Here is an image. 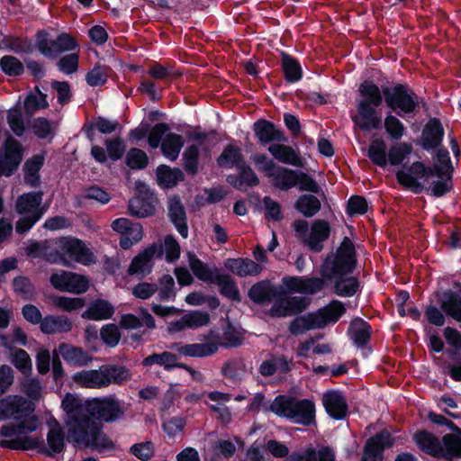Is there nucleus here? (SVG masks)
Masks as SVG:
<instances>
[{"label":"nucleus","mask_w":461,"mask_h":461,"mask_svg":"<svg viewBox=\"0 0 461 461\" xmlns=\"http://www.w3.org/2000/svg\"><path fill=\"white\" fill-rule=\"evenodd\" d=\"M67 440L77 447H86L98 453L114 449V443L104 433L103 424L86 412L71 420H66Z\"/></svg>","instance_id":"obj_1"},{"label":"nucleus","mask_w":461,"mask_h":461,"mask_svg":"<svg viewBox=\"0 0 461 461\" xmlns=\"http://www.w3.org/2000/svg\"><path fill=\"white\" fill-rule=\"evenodd\" d=\"M357 266L354 242L345 236L335 252L329 253L321 265V276L328 281L353 274Z\"/></svg>","instance_id":"obj_2"},{"label":"nucleus","mask_w":461,"mask_h":461,"mask_svg":"<svg viewBox=\"0 0 461 461\" xmlns=\"http://www.w3.org/2000/svg\"><path fill=\"white\" fill-rule=\"evenodd\" d=\"M131 379V373L129 368L113 364L102 365L98 369L83 370L73 375V381L85 388L122 385Z\"/></svg>","instance_id":"obj_3"},{"label":"nucleus","mask_w":461,"mask_h":461,"mask_svg":"<svg viewBox=\"0 0 461 461\" xmlns=\"http://www.w3.org/2000/svg\"><path fill=\"white\" fill-rule=\"evenodd\" d=\"M268 410L293 423L311 426L315 423V404L312 400H298L294 397L278 394L270 403Z\"/></svg>","instance_id":"obj_4"},{"label":"nucleus","mask_w":461,"mask_h":461,"mask_svg":"<svg viewBox=\"0 0 461 461\" xmlns=\"http://www.w3.org/2000/svg\"><path fill=\"white\" fill-rule=\"evenodd\" d=\"M385 106L399 117L415 113L420 108V98L407 83H393L384 86Z\"/></svg>","instance_id":"obj_5"},{"label":"nucleus","mask_w":461,"mask_h":461,"mask_svg":"<svg viewBox=\"0 0 461 461\" xmlns=\"http://www.w3.org/2000/svg\"><path fill=\"white\" fill-rule=\"evenodd\" d=\"M412 150V145L403 141L392 145L387 153L385 141L383 139H375L368 147L366 156L375 166L385 168L388 164L391 166L402 165Z\"/></svg>","instance_id":"obj_6"},{"label":"nucleus","mask_w":461,"mask_h":461,"mask_svg":"<svg viewBox=\"0 0 461 461\" xmlns=\"http://www.w3.org/2000/svg\"><path fill=\"white\" fill-rule=\"evenodd\" d=\"M55 264L73 267L74 263L89 266L95 262L93 252L86 244L77 238H62L58 249H54Z\"/></svg>","instance_id":"obj_7"},{"label":"nucleus","mask_w":461,"mask_h":461,"mask_svg":"<svg viewBox=\"0 0 461 461\" xmlns=\"http://www.w3.org/2000/svg\"><path fill=\"white\" fill-rule=\"evenodd\" d=\"M87 411L96 421L113 422L124 415V409L114 396L94 398L87 402Z\"/></svg>","instance_id":"obj_8"},{"label":"nucleus","mask_w":461,"mask_h":461,"mask_svg":"<svg viewBox=\"0 0 461 461\" xmlns=\"http://www.w3.org/2000/svg\"><path fill=\"white\" fill-rule=\"evenodd\" d=\"M23 152L22 143L8 134L3 144V152L0 153V177H10L17 171L23 161Z\"/></svg>","instance_id":"obj_9"},{"label":"nucleus","mask_w":461,"mask_h":461,"mask_svg":"<svg viewBox=\"0 0 461 461\" xmlns=\"http://www.w3.org/2000/svg\"><path fill=\"white\" fill-rule=\"evenodd\" d=\"M396 437L383 429L366 439L360 461H384V451L394 447Z\"/></svg>","instance_id":"obj_10"},{"label":"nucleus","mask_w":461,"mask_h":461,"mask_svg":"<svg viewBox=\"0 0 461 461\" xmlns=\"http://www.w3.org/2000/svg\"><path fill=\"white\" fill-rule=\"evenodd\" d=\"M311 302L306 296H286L285 292L281 289V295L269 309L268 315L272 318L299 315L309 307Z\"/></svg>","instance_id":"obj_11"},{"label":"nucleus","mask_w":461,"mask_h":461,"mask_svg":"<svg viewBox=\"0 0 461 461\" xmlns=\"http://www.w3.org/2000/svg\"><path fill=\"white\" fill-rule=\"evenodd\" d=\"M424 170L425 163L422 161H414L411 165L402 164V168L395 174L397 182L405 189L420 194L425 190V185L420 182V179H425Z\"/></svg>","instance_id":"obj_12"},{"label":"nucleus","mask_w":461,"mask_h":461,"mask_svg":"<svg viewBox=\"0 0 461 461\" xmlns=\"http://www.w3.org/2000/svg\"><path fill=\"white\" fill-rule=\"evenodd\" d=\"M50 282L55 289L60 292H68L77 294L86 293L89 287L87 277L68 271H62L59 274H51Z\"/></svg>","instance_id":"obj_13"},{"label":"nucleus","mask_w":461,"mask_h":461,"mask_svg":"<svg viewBox=\"0 0 461 461\" xmlns=\"http://www.w3.org/2000/svg\"><path fill=\"white\" fill-rule=\"evenodd\" d=\"M444 136L445 130L440 119L432 117L424 125L421 135L415 143L423 150L429 152L442 145Z\"/></svg>","instance_id":"obj_14"},{"label":"nucleus","mask_w":461,"mask_h":461,"mask_svg":"<svg viewBox=\"0 0 461 461\" xmlns=\"http://www.w3.org/2000/svg\"><path fill=\"white\" fill-rule=\"evenodd\" d=\"M378 105L356 104L357 114L352 116V122L363 131L379 130L382 127V116L378 113Z\"/></svg>","instance_id":"obj_15"},{"label":"nucleus","mask_w":461,"mask_h":461,"mask_svg":"<svg viewBox=\"0 0 461 461\" xmlns=\"http://www.w3.org/2000/svg\"><path fill=\"white\" fill-rule=\"evenodd\" d=\"M282 287L272 284L268 279L255 283L248 291V297L258 305L276 303L281 295Z\"/></svg>","instance_id":"obj_16"},{"label":"nucleus","mask_w":461,"mask_h":461,"mask_svg":"<svg viewBox=\"0 0 461 461\" xmlns=\"http://www.w3.org/2000/svg\"><path fill=\"white\" fill-rule=\"evenodd\" d=\"M253 132L262 145H267L274 141L286 142L288 138L284 131L276 125L267 119L260 118L257 120L252 126Z\"/></svg>","instance_id":"obj_17"},{"label":"nucleus","mask_w":461,"mask_h":461,"mask_svg":"<svg viewBox=\"0 0 461 461\" xmlns=\"http://www.w3.org/2000/svg\"><path fill=\"white\" fill-rule=\"evenodd\" d=\"M219 347L220 344L218 341L193 344L175 342L170 344L167 348L186 357H206L214 355L218 351Z\"/></svg>","instance_id":"obj_18"},{"label":"nucleus","mask_w":461,"mask_h":461,"mask_svg":"<svg viewBox=\"0 0 461 461\" xmlns=\"http://www.w3.org/2000/svg\"><path fill=\"white\" fill-rule=\"evenodd\" d=\"M330 225L325 220H315L310 229L309 237L305 240L308 249L313 253H320L323 250V243L330 236Z\"/></svg>","instance_id":"obj_19"},{"label":"nucleus","mask_w":461,"mask_h":461,"mask_svg":"<svg viewBox=\"0 0 461 461\" xmlns=\"http://www.w3.org/2000/svg\"><path fill=\"white\" fill-rule=\"evenodd\" d=\"M323 406L326 412L334 420H344L348 412L345 396L338 390H330L323 394Z\"/></svg>","instance_id":"obj_20"},{"label":"nucleus","mask_w":461,"mask_h":461,"mask_svg":"<svg viewBox=\"0 0 461 461\" xmlns=\"http://www.w3.org/2000/svg\"><path fill=\"white\" fill-rule=\"evenodd\" d=\"M236 169L238 174H230L226 177L227 183L234 189L244 192L259 185L258 176L247 162Z\"/></svg>","instance_id":"obj_21"},{"label":"nucleus","mask_w":461,"mask_h":461,"mask_svg":"<svg viewBox=\"0 0 461 461\" xmlns=\"http://www.w3.org/2000/svg\"><path fill=\"white\" fill-rule=\"evenodd\" d=\"M412 440L423 453L435 458H441L443 442L432 432L426 429L417 430L412 436Z\"/></svg>","instance_id":"obj_22"},{"label":"nucleus","mask_w":461,"mask_h":461,"mask_svg":"<svg viewBox=\"0 0 461 461\" xmlns=\"http://www.w3.org/2000/svg\"><path fill=\"white\" fill-rule=\"evenodd\" d=\"M384 86L381 87L370 79L361 82L357 88L359 99L357 104H370L381 106L385 101Z\"/></svg>","instance_id":"obj_23"},{"label":"nucleus","mask_w":461,"mask_h":461,"mask_svg":"<svg viewBox=\"0 0 461 461\" xmlns=\"http://www.w3.org/2000/svg\"><path fill=\"white\" fill-rule=\"evenodd\" d=\"M154 194L148 188L139 195L130 199L129 211L131 215L145 218L155 213Z\"/></svg>","instance_id":"obj_24"},{"label":"nucleus","mask_w":461,"mask_h":461,"mask_svg":"<svg viewBox=\"0 0 461 461\" xmlns=\"http://www.w3.org/2000/svg\"><path fill=\"white\" fill-rule=\"evenodd\" d=\"M458 291L447 289L437 294L440 309L453 320L461 315V284H458Z\"/></svg>","instance_id":"obj_25"},{"label":"nucleus","mask_w":461,"mask_h":461,"mask_svg":"<svg viewBox=\"0 0 461 461\" xmlns=\"http://www.w3.org/2000/svg\"><path fill=\"white\" fill-rule=\"evenodd\" d=\"M348 333L357 348L365 349L371 340L372 327L364 319L356 317L351 321Z\"/></svg>","instance_id":"obj_26"},{"label":"nucleus","mask_w":461,"mask_h":461,"mask_svg":"<svg viewBox=\"0 0 461 461\" xmlns=\"http://www.w3.org/2000/svg\"><path fill=\"white\" fill-rule=\"evenodd\" d=\"M224 267L232 274L240 276H255L259 275L263 267L249 258H228Z\"/></svg>","instance_id":"obj_27"},{"label":"nucleus","mask_w":461,"mask_h":461,"mask_svg":"<svg viewBox=\"0 0 461 461\" xmlns=\"http://www.w3.org/2000/svg\"><path fill=\"white\" fill-rule=\"evenodd\" d=\"M31 402L20 395H6L0 399V420H6L19 416Z\"/></svg>","instance_id":"obj_28"},{"label":"nucleus","mask_w":461,"mask_h":461,"mask_svg":"<svg viewBox=\"0 0 461 461\" xmlns=\"http://www.w3.org/2000/svg\"><path fill=\"white\" fill-rule=\"evenodd\" d=\"M344 303L339 300H332L327 305L315 311L321 329L325 328L329 323H336L346 313Z\"/></svg>","instance_id":"obj_29"},{"label":"nucleus","mask_w":461,"mask_h":461,"mask_svg":"<svg viewBox=\"0 0 461 461\" xmlns=\"http://www.w3.org/2000/svg\"><path fill=\"white\" fill-rule=\"evenodd\" d=\"M268 151L277 161L283 164L296 167H303L304 166L303 158L293 147L285 145L284 142L269 146Z\"/></svg>","instance_id":"obj_30"},{"label":"nucleus","mask_w":461,"mask_h":461,"mask_svg":"<svg viewBox=\"0 0 461 461\" xmlns=\"http://www.w3.org/2000/svg\"><path fill=\"white\" fill-rule=\"evenodd\" d=\"M297 170L278 166L273 172L267 174L271 185L278 190L288 191L296 186Z\"/></svg>","instance_id":"obj_31"},{"label":"nucleus","mask_w":461,"mask_h":461,"mask_svg":"<svg viewBox=\"0 0 461 461\" xmlns=\"http://www.w3.org/2000/svg\"><path fill=\"white\" fill-rule=\"evenodd\" d=\"M187 259L191 271L194 276L202 282L212 283L221 269L213 267L211 268L206 263L203 262L194 252H187Z\"/></svg>","instance_id":"obj_32"},{"label":"nucleus","mask_w":461,"mask_h":461,"mask_svg":"<svg viewBox=\"0 0 461 461\" xmlns=\"http://www.w3.org/2000/svg\"><path fill=\"white\" fill-rule=\"evenodd\" d=\"M114 312V307L110 302L98 298L81 313V318L96 321L109 320L113 317Z\"/></svg>","instance_id":"obj_33"},{"label":"nucleus","mask_w":461,"mask_h":461,"mask_svg":"<svg viewBox=\"0 0 461 461\" xmlns=\"http://www.w3.org/2000/svg\"><path fill=\"white\" fill-rule=\"evenodd\" d=\"M168 216L180 236L186 239L188 237L187 218L185 207L178 197L170 201Z\"/></svg>","instance_id":"obj_34"},{"label":"nucleus","mask_w":461,"mask_h":461,"mask_svg":"<svg viewBox=\"0 0 461 461\" xmlns=\"http://www.w3.org/2000/svg\"><path fill=\"white\" fill-rule=\"evenodd\" d=\"M72 328L73 323L68 316L51 314L46 315L40 326L41 331L47 335L67 333L71 331Z\"/></svg>","instance_id":"obj_35"},{"label":"nucleus","mask_w":461,"mask_h":461,"mask_svg":"<svg viewBox=\"0 0 461 461\" xmlns=\"http://www.w3.org/2000/svg\"><path fill=\"white\" fill-rule=\"evenodd\" d=\"M281 69L285 80L289 84L299 82L303 77V71L299 60L285 51H281Z\"/></svg>","instance_id":"obj_36"},{"label":"nucleus","mask_w":461,"mask_h":461,"mask_svg":"<svg viewBox=\"0 0 461 461\" xmlns=\"http://www.w3.org/2000/svg\"><path fill=\"white\" fill-rule=\"evenodd\" d=\"M58 349L63 359L71 366H86L92 359L87 351L68 343H60Z\"/></svg>","instance_id":"obj_37"},{"label":"nucleus","mask_w":461,"mask_h":461,"mask_svg":"<svg viewBox=\"0 0 461 461\" xmlns=\"http://www.w3.org/2000/svg\"><path fill=\"white\" fill-rule=\"evenodd\" d=\"M67 436L65 431H48L47 444L41 439V455L47 457H54L66 449Z\"/></svg>","instance_id":"obj_38"},{"label":"nucleus","mask_w":461,"mask_h":461,"mask_svg":"<svg viewBox=\"0 0 461 461\" xmlns=\"http://www.w3.org/2000/svg\"><path fill=\"white\" fill-rule=\"evenodd\" d=\"M156 251L157 247L153 244L136 255L128 267V274L133 276L139 273H149L151 271L150 262Z\"/></svg>","instance_id":"obj_39"},{"label":"nucleus","mask_w":461,"mask_h":461,"mask_svg":"<svg viewBox=\"0 0 461 461\" xmlns=\"http://www.w3.org/2000/svg\"><path fill=\"white\" fill-rule=\"evenodd\" d=\"M156 176L158 185L167 189L175 187L179 182L185 179V175L180 168H172L165 164L158 166Z\"/></svg>","instance_id":"obj_40"},{"label":"nucleus","mask_w":461,"mask_h":461,"mask_svg":"<svg viewBox=\"0 0 461 461\" xmlns=\"http://www.w3.org/2000/svg\"><path fill=\"white\" fill-rule=\"evenodd\" d=\"M316 329H321V327L314 312L297 315L288 325V331L295 337Z\"/></svg>","instance_id":"obj_41"},{"label":"nucleus","mask_w":461,"mask_h":461,"mask_svg":"<svg viewBox=\"0 0 461 461\" xmlns=\"http://www.w3.org/2000/svg\"><path fill=\"white\" fill-rule=\"evenodd\" d=\"M216 162L221 168H238L246 161L241 149L230 143L223 148L221 153L216 158Z\"/></svg>","instance_id":"obj_42"},{"label":"nucleus","mask_w":461,"mask_h":461,"mask_svg":"<svg viewBox=\"0 0 461 461\" xmlns=\"http://www.w3.org/2000/svg\"><path fill=\"white\" fill-rule=\"evenodd\" d=\"M0 447L11 450H37L39 454H41V438L25 434L23 437L1 440Z\"/></svg>","instance_id":"obj_43"},{"label":"nucleus","mask_w":461,"mask_h":461,"mask_svg":"<svg viewBox=\"0 0 461 461\" xmlns=\"http://www.w3.org/2000/svg\"><path fill=\"white\" fill-rule=\"evenodd\" d=\"M212 284L219 286V292L223 297L236 303L241 302V296L238 289L237 283L229 274H225L221 271L216 275Z\"/></svg>","instance_id":"obj_44"},{"label":"nucleus","mask_w":461,"mask_h":461,"mask_svg":"<svg viewBox=\"0 0 461 461\" xmlns=\"http://www.w3.org/2000/svg\"><path fill=\"white\" fill-rule=\"evenodd\" d=\"M184 138L175 132H169L165 135L160 147L163 156L171 161H175L184 147Z\"/></svg>","instance_id":"obj_45"},{"label":"nucleus","mask_w":461,"mask_h":461,"mask_svg":"<svg viewBox=\"0 0 461 461\" xmlns=\"http://www.w3.org/2000/svg\"><path fill=\"white\" fill-rule=\"evenodd\" d=\"M43 192H30L20 195L16 202V209L20 214L41 212L40 206L42 203Z\"/></svg>","instance_id":"obj_46"},{"label":"nucleus","mask_w":461,"mask_h":461,"mask_svg":"<svg viewBox=\"0 0 461 461\" xmlns=\"http://www.w3.org/2000/svg\"><path fill=\"white\" fill-rule=\"evenodd\" d=\"M178 356L169 351H163L162 353H153L146 357L142 365L144 366H151L153 365H158L164 367L166 371H172L174 368H177L179 366Z\"/></svg>","instance_id":"obj_47"},{"label":"nucleus","mask_w":461,"mask_h":461,"mask_svg":"<svg viewBox=\"0 0 461 461\" xmlns=\"http://www.w3.org/2000/svg\"><path fill=\"white\" fill-rule=\"evenodd\" d=\"M321 207V201L312 194H301L294 203L295 210L306 218L313 217Z\"/></svg>","instance_id":"obj_48"},{"label":"nucleus","mask_w":461,"mask_h":461,"mask_svg":"<svg viewBox=\"0 0 461 461\" xmlns=\"http://www.w3.org/2000/svg\"><path fill=\"white\" fill-rule=\"evenodd\" d=\"M334 281V293L340 297H352L360 288V282L356 276L336 277Z\"/></svg>","instance_id":"obj_49"},{"label":"nucleus","mask_w":461,"mask_h":461,"mask_svg":"<svg viewBox=\"0 0 461 461\" xmlns=\"http://www.w3.org/2000/svg\"><path fill=\"white\" fill-rule=\"evenodd\" d=\"M35 406L31 402L24 409V411H23L19 416L15 417L17 424L21 426L20 430L22 435L32 433L37 430L39 427V418L33 414Z\"/></svg>","instance_id":"obj_50"},{"label":"nucleus","mask_w":461,"mask_h":461,"mask_svg":"<svg viewBox=\"0 0 461 461\" xmlns=\"http://www.w3.org/2000/svg\"><path fill=\"white\" fill-rule=\"evenodd\" d=\"M441 458L452 461L454 458H461V435L446 434L442 437Z\"/></svg>","instance_id":"obj_51"},{"label":"nucleus","mask_w":461,"mask_h":461,"mask_svg":"<svg viewBox=\"0 0 461 461\" xmlns=\"http://www.w3.org/2000/svg\"><path fill=\"white\" fill-rule=\"evenodd\" d=\"M1 71L11 77H19L25 71L24 64L15 56L5 55L0 59Z\"/></svg>","instance_id":"obj_52"},{"label":"nucleus","mask_w":461,"mask_h":461,"mask_svg":"<svg viewBox=\"0 0 461 461\" xmlns=\"http://www.w3.org/2000/svg\"><path fill=\"white\" fill-rule=\"evenodd\" d=\"M124 163L132 170H143L148 167L149 158L144 150L134 147L127 151Z\"/></svg>","instance_id":"obj_53"},{"label":"nucleus","mask_w":461,"mask_h":461,"mask_svg":"<svg viewBox=\"0 0 461 461\" xmlns=\"http://www.w3.org/2000/svg\"><path fill=\"white\" fill-rule=\"evenodd\" d=\"M26 254L32 258H41L47 262L54 263L55 259L54 249L50 250L47 241H32L26 248Z\"/></svg>","instance_id":"obj_54"},{"label":"nucleus","mask_w":461,"mask_h":461,"mask_svg":"<svg viewBox=\"0 0 461 461\" xmlns=\"http://www.w3.org/2000/svg\"><path fill=\"white\" fill-rule=\"evenodd\" d=\"M14 292L25 301H32L36 295V289L31 279L24 276H18L13 279Z\"/></svg>","instance_id":"obj_55"},{"label":"nucleus","mask_w":461,"mask_h":461,"mask_svg":"<svg viewBox=\"0 0 461 461\" xmlns=\"http://www.w3.org/2000/svg\"><path fill=\"white\" fill-rule=\"evenodd\" d=\"M50 36L48 31L39 30L34 36L35 47L43 57L54 59V50L56 47L53 43L54 40L50 39Z\"/></svg>","instance_id":"obj_56"},{"label":"nucleus","mask_w":461,"mask_h":461,"mask_svg":"<svg viewBox=\"0 0 461 461\" xmlns=\"http://www.w3.org/2000/svg\"><path fill=\"white\" fill-rule=\"evenodd\" d=\"M246 372V365L241 358H231L226 361L221 367L222 375L233 382L241 379Z\"/></svg>","instance_id":"obj_57"},{"label":"nucleus","mask_w":461,"mask_h":461,"mask_svg":"<svg viewBox=\"0 0 461 461\" xmlns=\"http://www.w3.org/2000/svg\"><path fill=\"white\" fill-rule=\"evenodd\" d=\"M453 174H447L443 178L432 181L431 184L426 187L427 194L435 197H442L453 189Z\"/></svg>","instance_id":"obj_58"},{"label":"nucleus","mask_w":461,"mask_h":461,"mask_svg":"<svg viewBox=\"0 0 461 461\" xmlns=\"http://www.w3.org/2000/svg\"><path fill=\"white\" fill-rule=\"evenodd\" d=\"M199 149L196 145L188 146L182 156L183 167L188 175L194 176L198 172Z\"/></svg>","instance_id":"obj_59"},{"label":"nucleus","mask_w":461,"mask_h":461,"mask_svg":"<svg viewBox=\"0 0 461 461\" xmlns=\"http://www.w3.org/2000/svg\"><path fill=\"white\" fill-rule=\"evenodd\" d=\"M384 127L387 134L393 140H401L406 130L404 124L391 113L385 116L384 120Z\"/></svg>","instance_id":"obj_60"},{"label":"nucleus","mask_w":461,"mask_h":461,"mask_svg":"<svg viewBox=\"0 0 461 461\" xmlns=\"http://www.w3.org/2000/svg\"><path fill=\"white\" fill-rule=\"evenodd\" d=\"M296 175L295 187H297L299 191L316 194L321 192V187L311 175L300 170H297Z\"/></svg>","instance_id":"obj_61"},{"label":"nucleus","mask_w":461,"mask_h":461,"mask_svg":"<svg viewBox=\"0 0 461 461\" xmlns=\"http://www.w3.org/2000/svg\"><path fill=\"white\" fill-rule=\"evenodd\" d=\"M2 43L10 50L15 53H31L32 51V44L28 38L22 39L20 37L5 36Z\"/></svg>","instance_id":"obj_62"},{"label":"nucleus","mask_w":461,"mask_h":461,"mask_svg":"<svg viewBox=\"0 0 461 461\" xmlns=\"http://www.w3.org/2000/svg\"><path fill=\"white\" fill-rule=\"evenodd\" d=\"M244 338L240 331L231 324L228 323L223 329L222 342L220 346L222 348H238L243 343Z\"/></svg>","instance_id":"obj_63"},{"label":"nucleus","mask_w":461,"mask_h":461,"mask_svg":"<svg viewBox=\"0 0 461 461\" xmlns=\"http://www.w3.org/2000/svg\"><path fill=\"white\" fill-rule=\"evenodd\" d=\"M7 122L12 131L17 136L22 137L25 131V125L22 110L18 106H14L7 113Z\"/></svg>","instance_id":"obj_64"}]
</instances>
